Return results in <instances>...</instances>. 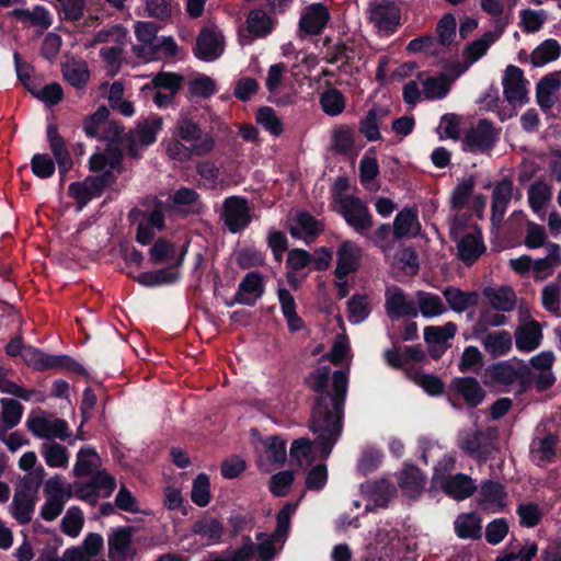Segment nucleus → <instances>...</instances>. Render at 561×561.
Returning a JSON list of instances; mask_svg holds the SVG:
<instances>
[{
	"label": "nucleus",
	"instance_id": "1",
	"mask_svg": "<svg viewBox=\"0 0 561 561\" xmlns=\"http://www.w3.org/2000/svg\"><path fill=\"white\" fill-rule=\"evenodd\" d=\"M322 399L313 408L310 428L316 435L314 442L308 438L296 439L290 448V457L299 465L310 463L316 458H327L337 442L341 432V399L332 400L333 413L327 415Z\"/></svg>",
	"mask_w": 561,
	"mask_h": 561
},
{
	"label": "nucleus",
	"instance_id": "2",
	"mask_svg": "<svg viewBox=\"0 0 561 561\" xmlns=\"http://www.w3.org/2000/svg\"><path fill=\"white\" fill-rule=\"evenodd\" d=\"M486 373L492 382L507 390L515 388L517 392L525 391L531 381L529 365L516 358L495 363L488 368Z\"/></svg>",
	"mask_w": 561,
	"mask_h": 561
},
{
	"label": "nucleus",
	"instance_id": "3",
	"mask_svg": "<svg viewBox=\"0 0 561 561\" xmlns=\"http://www.w3.org/2000/svg\"><path fill=\"white\" fill-rule=\"evenodd\" d=\"M330 368L327 366L317 368L309 377L308 383L312 390L320 393V397L316 403V407L318 403L324 399V405L327 407V415L330 414V412L333 413L332 408V400L341 399V411L343 410L344 400L347 392V385H348V377L345 371L337 370L333 374V390L334 396H330L325 392V388L329 381L330 377Z\"/></svg>",
	"mask_w": 561,
	"mask_h": 561
},
{
	"label": "nucleus",
	"instance_id": "4",
	"mask_svg": "<svg viewBox=\"0 0 561 561\" xmlns=\"http://www.w3.org/2000/svg\"><path fill=\"white\" fill-rule=\"evenodd\" d=\"M45 502L41 507V516L47 522L55 520L64 511L72 496V485L60 474L47 479L43 489Z\"/></svg>",
	"mask_w": 561,
	"mask_h": 561
},
{
	"label": "nucleus",
	"instance_id": "5",
	"mask_svg": "<svg viewBox=\"0 0 561 561\" xmlns=\"http://www.w3.org/2000/svg\"><path fill=\"white\" fill-rule=\"evenodd\" d=\"M44 474L45 469L42 466H38L37 468H35L34 471V476L37 479L36 485L34 488L28 486L26 484L27 478H25L15 490L10 510L12 516L20 524H27L28 522H31L33 517L35 506V494L37 491V486L41 483Z\"/></svg>",
	"mask_w": 561,
	"mask_h": 561
},
{
	"label": "nucleus",
	"instance_id": "6",
	"mask_svg": "<svg viewBox=\"0 0 561 561\" xmlns=\"http://www.w3.org/2000/svg\"><path fill=\"white\" fill-rule=\"evenodd\" d=\"M26 426L35 437L48 442H54V439L65 440L70 435L69 426L65 420L44 412L30 415Z\"/></svg>",
	"mask_w": 561,
	"mask_h": 561
},
{
	"label": "nucleus",
	"instance_id": "7",
	"mask_svg": "<svg viewBox=\"0 0 561 561\" xmlns=\"http://www.w3.org/2000/svg\"><path fill=\"white\" fill-rule=\"evenodd\" d=\"M116 488L115 479L106 471L96 472L88 482H78L72 486V495L91 505L102 497L112 495Z\"/></svg>",
	"mask_w": 561,
	"mask_h": 561
},
{
	"label": "nucleus",
	"instance_id": "8",
	"mask_svg": "<svg viewBox=\"0 0 561 561\" xmlns=\"http://www.w3.org/2000/svg\"><path fill=\"white\" fill-rule=\"evenodd\" d=\"M559 437L542 428H537L529 445V458L539 467L554 462L559 451Z\"/></svg>",
	"mask_w": 561,
	"mask_h": 561
},
{
	"label": "nucleus",
	"instance_id": "9",
	"mask_svg": "<svg viewBox=\"0 0 561 561\" xmlns=\"http://www.w3.org/2000/svg\"><path fill=\"white\" fill-rule=\"evenodd\" d=\"M339 205L345 221L357 232L365 233L373 227V216L360 198L343 196L339 199Z\"/></svg>",
	"mask_w": 561,
	"mask_h": 561
},
{
	"label": "nucleus",
	"instance_id": "10",
	"mask_svg": "<svg viewBox=\"0 0 561 561\" xmlns=\"http://www.w3.org/2000/svg\"><path fill=\"white\" fill-rule=\"evenodd\" d=\"M369 21L383 33H393L400 23L401 11L392 0H374L368 7Z\"/></svg>",
	"mask_w": 561,
	"mask_h": 561
},
{
	"label": "nucleus",
	"instance_id": "11",
	"mask_svg": "<svg viewBox=\"0 0 561 561\" xmlns=\"http://www.w3.org/2000/svg\"><path fill=\"white\" fill-rule=\"evenodd\" d=\"M497 138L494 126L486 119H480L466 133L463 148L472 153H484L493 148Z\"/></svg>",
	"mask_w": 561,
	"mask_h": 561
},
{
	"label": "nucleus",
	"instance_id": "12",
	"mask_svg": "<svg viewBox=\"0 0 561 561\" xmlns=\"http://www.w3.org/2000/svg\"><path fill=\"white\" fill-rule=\"evenodd\" d=\"M24 363L36 370H44L50 368H62L72 370L76 373H82L83 367L69 356L59 355L50 356L46 355L39 350L27 346L22 355Z\"/></svg>",
	"mask_w": 561,
	"mask_h": 561
},
{
	"label": "nucleus",
	"instance_id": "13",
	"mask_svg": "<svg viewBox=\"0 0 561 561\" xmlns=\"http://www.w3.org/2000/svg\"><path fill=\"white\" fill-rule=\"evenodd\" d=\"M331 20V13L323 3H311L301 10L298 34L301 38L309 35H319Z\"/></svg>",
	"mask_w": 561,
	"mask_h": 561
},
{
	"label": "nucleus",
	"instance_id": "14",
	"mask_svg": "<svg viewBox=\"0 0 561 561\" xmlns=\"http://www.w3.org/2000/svg\"><path fill=\"white\" fill-rule=\"evenodd\" d=\"M108 110L101 106L98 111L88 116L83 122V129L90 137H95L104 140H115L121 138L124 128L116 122H108Z\"/></svg>",
	"mask_w": 561,
	"mask_h": 561
},
{
	"label": "nucleus",
	"instance_id": "15",
	"mask_svg": "<svg viewBox=\"0 0 561 561\" xmlns=\"http://www.w3.org/2000/svg\"><path fill=\"white\" fill-rule=\"evenodd\" d=\"M221 218L230 232L237 233L243 230L252 220L248 201L239 196L226 198Z\"/></svg>",
	"mask_w": 561,
	"mask_h": 561
},
{
	"label": "nucleus",
	"instance_id": "16",
	"mask_svg": "<svg viewBox=\"0 0 561 561\" xmlns=\"http://www.w3.org/2000/svg\"><path fill=\"white\" fill-rule=\"evenodd\" d=\"M477 502L481 510L499 513L508 504V493L505 486L493 480H485L477 488Z\"/></svg>",
	"mask_w": 561,
	"mask_h": 561
},
{
	"label": "nucleus",
	"instance_id": "17",
	"mask_svg": "<svg viewBox=\"0 0 561 561\" xmlns=\"http://www.w3.org/2000/svg\"><path fill=\"white\" fill-rule=\"evenodd\" d=\"M255 449L257 466L262 471H270L271 465H282L287 457L286 440L279 436H268L261 439Z\"/></svg>",
	"mask_w": 561,
	"mask_h": 561
},
{
	"label": "nucleus",
	"instance_id": "18",
	"mask_svg": "<svg viewBox=\"0 0 561 561\" xmlns=\"http://www.w3.org/2000/svg\"><path fill=\"white\" fill-rule=\"evenodd\" d=\"M224 51V36L215 25L205 26L196 38L195 55L197 58L211 61Z\"/></svg>",
	"mask_w": 561,
	"mask_h": 561
},
{
	"label": "nucleus",
	"instance_id": "19",
	"mask_svg": "<svg viewBox=\"0 0 561 561\" xmlns=\"http://www.w3.org/2000/svg\"><path fill=\"white\" fill-rule=\"evenodd\" d=\"M215 148V140L210 134L199 139V141L193 144L191 147L185 146L180 139H172L167 145V153L170 158L179 161H187L193 154L206 156L211 152Z\"/></svg>",
	"mask_w": 561,
	"mask_h": 561
},
{
	"label": "nucleus",
	"instance_id": "20",
	"mask_svg": "<svg viewBox=\"0 0 561 561\" xmlns=\"http://www.w3.org/2000/svg\"><path fill=\"white\" fill-rule=\"evenodd\" d=\"M436 486L457 501L466 500L477 491L474 480L465 473L449 474L443 480L438 477L436 478Z\"/></svg>",
	"mask_w": 561,
	"mask_h": 561
},
{
	"label": "nucleus",
	"instance_id": "21",
	"mask_svg": "<svg viewBox=\"0 0 561 561\" xmlns=\"http://www.w3.org/2000/svg\"><path fill=\"white\" fill-rule=\"evenodd\" d=\"M453 240L458 245H483L480 227L467 216H456L450 226Z\"/></svg>",
	"mask_w": 561,
	"mask_h": 561
},
{
	"label": "nucleus",
	"instance_id": "22",
	"mask_svg": "<svg viewBox=\"0 0 561 561\" xmlns=\"http://www.w3.org/2000/svg\"><path fill=\"white\" fill-rule=\"evenodd\" d=\"M504 95L511 104L524 103L527 99V81L522 69L510 65L502 80Z\"/></svg>",
	"mask_w": 561,
	"mask_h": 561
},
{
	"label": "nucleus",
	"instance_id": "23",
	"mask_svg": "<svg viewBox=\"0 0 561 561\" xmlns=\"http://www.w3.org/2000/svg\"><path fill=\"white\" fill-rule=\"evenodd\" d=\"M386 311L391 320L402 317H415L417 311L403 290L397 286L388 287L386 290Z\"/></svg>",
	"mask_w": 561,
	"mask_h": 561
},
{
	"label": "nucleus",
	"instance_id": "24",
	"mask_svg": "<svg viewBox=\"0 0 561 561\" xmlns=\"http://www.w3.org/2000/svg\"><path fill=\"white\" fill-rule=\"evenodd\" d=\"M459 447L469 456L482 459L491 454L493 444L489 433L476 430L460 437Z\"/></svg>",
	"mask_w": 561,
	"mask_h": 561
},
{
	"label": "nucleus",
	"instance_id": "25",
	"mask_svg": "<svg viewBox=\"0 0 561 561\" xmlns=\"http://www.w3.org/2000/svg\"><path fill=\"white\" fill-rule=\"evenodd\" d=\"M107 185V175L89 176L83 182L71 183L69 193L81 204V208L92 198L100 196L103 188Z\"/></svg>",
	"mask_w": 561,
	"mask_h": 561
},
{
	"label": "nucleus",
	"instance_id": "26",
	"mask_svg": "<svg viewBox=\"0 0 561 561\" xmlns=\"http://www.w3.org/2000/svg\"><path fill=\"white\" fill-rule=\"evenodd\" d=\"M162 118L157 115H152L138 124L137 129L131 136L129 146V151L135 158L138 157L136 147L138 145L146 147L153 144L157 139V134L162 128Z\"/></svg>",
	"mask_w": 561,
	"mask_h": 561
},
{
	"label": "nucleus",
	"instance_id": "27",
	"mask_svg": "<svg viewBox=\"0 0 561 561\" xmlns=\"http://www.w3.org/2000/svg\"><path fill=\"white\" fill-rule=\"evenodd\" d=\"M108 556L111 561H126L133 557L131 531L129 528H117L108 536Z\"/></svg>",
	"mask_w": 561,
	"mask_h": 561
},
{
	"label": "nucleus",
	"instance_id": "28",
	"mask_svg": "<svg viewBox=\"0 0 561 561\" xmlns=\"http://www.w3.org/2000/svg\"><path fill=\"white\" fill-rule=\"evenodd\" d=\"M478 339L484 351L494 358L506 355L513 346L512 334L505 330L481 333Z\"/></svg>",
	"mask_w": 561,
	"mask_h": 561
},
{
	"label": "nucleus",
	"instance_id": "29",
	"mask_svg": "<svg viewBox=\"0 0 561 561\" xmlns=\"http://www.w3.org/2000/svg\"><path fill=\"white\" fill-rule=\"evenodd\" d=\"M513 196V182L504 179L497 182L492 193V215L491 221L494 226L501 224L506 213L507 206Z\"/></svg>",
	"mask_w": 561,
	"mask_h": 561
},
{
	"label": "nucleus",
	"instance_id": "30",
	"mask_svg": "<svg viewBox=\"0 0 561 561\" xmlns=\"http://www.w3.org/2000/svg\"><path fill=\"white\" fill-rule=\"evenodd\" d=\"M503 32L500 28L485 32L481 37L466 45L462 57L467 65H472L482 58L489 48L500 39Z\"/></svg>",
	"mask_w": 561,
	"mask_h": 561
},
{
	"label": "nucleus",
	"instance_id": "31",
	"mask_svg": "<svg viewBox=\"0 0 561 561\" xmlns=\"http://www.w3.org/2000/svg\"><path fill=\"white\" fill-rule=\"evenodd\" d=\"M264 285L262 276L259 273H248L239 285V289L234 296L238 304L253 306L263 295Z\"/></svg>",
	"mask_w": 561,
	"mask_h": 561
},
{
	"label": "nucleus",
	"instance_id": "32",
	"mask_svg": "<svg viewBox=\"0 0 561 561\" xmlns=\"http://www.w3.org/2000/svg\"><path fill=\"white\" fill-rule=\"evenodd\" d=\"M542 332L535 320L527 321L515 331V344L520 352H533L541 344Z\"/></svg>",
	"mask_w": 561,
	"mask_h": 561
},
{
	"label": "nucleus",
	"instance_id": "33",
	"mask_svg": "<svg viewBox=\"0 0 561 561\" xmlns=\"http://www.w3.org/2000/svg\"><path fill=\"white\" fill-rule=\"evenodd\" d=\"M221 535L222 526L218 520L214 518H203L194 524L192 535L187 538L194 537V541L203 547L219 542Z\"/></svg>",
	"mask_w": 561,
	"mask_h": 561
},
{
	"label": "nucleus",
	"instance_id": "34",
	"mask_svg": "<svg viewBox=\"0 0 561 561\" xmlns=\"http://www.w3.org/2000/svg\"><path fill=\"white\" fill-rule=\"evenodd\" d=\"M157 32L158 27L152 22H137L135 24V34L138 41L142 43V45L134 47L137 56L146 60L153 58V46L158 42Z\"/></svg>",
	"mask_w": 561,
	"mask_h": 561
},
{
	"label": "nucleus",
	"instance_id": "35",
	"mask_svg": "<svg viewBox=\"0 0 561 561\" xmlns=\"http://www.w3.org/2000/svg\"><path fill=\"white\" fill-rule=\"evenodd\" d=\"M122 162V151L114 147H108L104 152L94 153L90 158V169L94 172L103 171L102 175H107L108 184L113 181L112 172L119 170Z\"/></svg>",
	"mask_w": 561,
	"mask_h": 561
},
{
	"label": "nucleus",
	"instance_id": "36",
	"mask_svg": "<svg viewBox=\"0 0 561 561\" xmlns=\"http://www.w3.org/2000/svg\"><path fill=\"white\" fill-rule=\"evenodd\" d=\"M47 139L49 141L50 150L55 157V160L59 167V172L62 176L71 169L72 159L65 145L64 138L58 133V128L55 125H49L47 128Z\"/></svg>",
	"mask_w": 561,
	"mask_h": 561
},
{
	"label": "nucleus",
	"instance_id": "37",
	"mask_svg": "<svg viewBox=\"0 0 561 561\" xmlns=\"http://www.w3.org/2000/svg\"><path fill=\"white\" fill-rule=\"evenodd\" d=\"M421 229L417 213L411 208L400 210L393 221V236L396 240L416 236Z\"/></svg>",
	"mask_w": 561,
	"mask_h": 561
},
{
	"label": "nucleus",
	"instance_id": "38",
	"mask_svg": "<svg viewBox=\"0 0 561 561\" xmlns=\"http://www.w3.org/2000/svg\"><path fill=\"white\" fill-rule=\"evenodd\" d=\"M386 256L391 259L393 268L402 270L405 274L415 275L419 262L413 248H386Z\"/></svg>",
	"mask_w": 561,
	"mask_h": 561
},
{
	"label": "nucleus",
	"instance_id": "39",
	"mask_svg": "<svg viewBox=\"0 0 561 561\" xmlns=\"http://www.w3.org/2000/svg\"><path fill=\"white\" fill-rule=\"evenodd\" d=\"M101 458L96 450L90 446L82 447L78 454L73 466V474L76 477H93L96 472H101Z\"/></svg>",
	"mask_w": 561,
	"mask_h": 561
},
{
	"label": "nucleus",
	"instance_id": "40",
	"mask_svg": "<svg viewBox=\"0 0 561 561\" xmlns=\"http://www.w3.org/2000/svg\"><path fill=\"white\" fill-rule=\"evenodd\" d=\"M527 195L530 208L543 217L552 198V186L545 181H536L529 186Z\"/></svg>",
	"mask_w": 561,
	"mask_h": 561
},
{
	"label": "nucleus",
	"instance_id": "41",
	"mask_svg": "<svg viewBox=\"0 0 561 561\" xmlns=\"http://www.w3.org/2000/svg\"><path fill=\"white\" fill-rule=\"evenodd\" d=\"M322 229V224L310 214L299 213L296 218V225L291 227L290 232L304 242L311 243Z\"/></svg>",
	"mask_w": 561,
	"mask_h": 561
},
{
	"label": "nucleus",
	"instance_id": "42",
	"mask_svg": "<svg viewBox=\"0 0 561 561\" xmlns=\"http://www.w3.org/2000/svg\"><path fill=\"white\" fill-rule=\"evenodd\" d=\"M426 479L420 471V469L413 466H407L400 477H399V485L402 491L409 497L419 496L424 488H425Z\"/></svg>",
	"mask_w": 561,
	"mask_h": 561
},
{
	"label": "nucleus",
	"instance_id": "43",
	"mask_svg": "<svg viewBox=\"0 0 561 561\" xmlns=\"http://www.w3.org/2000/svg\"><path fill=\"white\" fill-rule=\"evenodd\" d=\"M561 88L560 77L556 73L546 76L537 85V101L539 106L549 111L556 101V93Z\"/></svg>",
	"mask_w": 561,
	"mask_h": 561
},
{
	"label": "nucleus",
	"instance_id": "44",
	"mask_svg": "<svg viewBox=\"0 0 561 561\" xmlns=\"http://www.w3.org/2000/svg\"><path fill=\"white\" fill-rule=\"evenodd\" d=\"M453 388L471 407L478 405L484 398V392L479 382L471 377L456 378L453 381Z\"/></svg>",
	"mask_w": 561,
	"mask_h": 561
},
{
	"label": "nucleus",
	"instance_id": "45",
	"mask_svg": "<svg viewBox=\"0 0 561 561\" xmlns=\"http://www.w3.org/2000/svg\"><path fill=\"white\" fill-rule=\"evenodd\" d=\"M41 455L49 468H66L69 465V450L59 443L46 442L42 444Z\"/></svg>",
	"mask_w": 561,
	"mask_h": 561
},
{
	"label": "nucleus",
	"instance_id": "46",
	"mask_svg": "<svg viewBox=\"0 0 561 561\" xmlns=\"http://www.w3.org/2000/svg\"><path fill=\"white\" fill-rule=\"evenodd\" d=\"M490 305L499 311L508 312L516 306L515 293L510 287L485 288L483 291Z\"/></svg>",
	"mask_w": 561,
	"mask_h": 561
},
{
	"label": "nucleus",
	"instance_id": "47",
	"mask_svg": "<svg viewBox=\"0 0 561 561\" xmlns=\"http://www.w3.org/2000/svg\"><path fill=\"white\" fill-rule=\"evenodd\" d=\"M443 294L449 308L459 313L476 306L479 298L476 291H462L456 287H447Z\"/></svg>",
	"mask_w": 561,
	"mask_h": 561
},
{
	"label": "nucleus",
	"instance_id": "48",
	"mask_svg": "<svg viewBox=\"0 0 561 561\" xmlns=\"http://www.w3.org/2000/svg\"><path fill=\"white\" fill-rule=\"evenodd\" d=\"M64 78L75 88H83L89 79L90 72L88 65L83 60L71 59L62 66Z\"/></svg>",
	"mask_w": 561,
	"mask_h": 561
},
{
	"label": "nucleus",
	"instance_id": "49",
	"mask_svg": "<svg viewBox=\"0 0 561 561\" xmlns=\"http://www.w3.org/2000/svg\"><path fill=\"white\" fill-rule=\"evenodd\" d=\"M454 525L459 538L477 539L481 536V519L476 513L460 514Z\"/></svg>",
	"mask_w": 561,
	"mask_h": 561
},
{
	"label": "nucleus",
	"instance_id": "50",
	"mask_svg": "<svg viewBox=\"0 0 561 561\" xmlns=\"http://www.w3.org/2000/svg\"><path fill=\"white\" fill-rule=\"evenodd\" d=\"M278 300L289 330L293 332L301 330L304 322L296 312L295 299L289 290L286 288H278Z\"/></svg>",
	"mask_w": 561,
	"mask_h": 561
},
{
	"label": "nucleus",
	"instance_id": "51",
	"mask_svg": "<svg viewBox=\"0 0 561 561\" xmlns=\"http://www.w3.org/2000/svg\"><path fill=\"white\" fill-rule=\"evenodd\" d=\"M416 301L419 310L424 318L431 319L436 318L446 312V307L439 296L427 293L417 291Z\"/></svg>",
	"mask_w": 561,
	"mask_h": 561
},
{
	"label": "nucleus",
	"instance_id": "52",
	"mask_svg": "<svg viewBox=\"0 0 561 561\" xmlns=\"http://www.w3.org/2000/svg\"><path fill=\"white\" fill-rule=\"evenodd\" d=\"M560 54V44L556 39L549 38L543 41L533 50L530 55V62L535 67H541L550 61L558 59Z\"/></svg>",
	"mask_w": 561,
	"mask_h": 561
},
{
	"label": "nucleus",
	"instance_id": "53",
	"mask_svg": "<svg viewBox=\"0 0 561 561\" xmlns=\"http://www.w3.org/2000/svg\"><path fill=\"white\" fill-rule=\"evenodd\" d=\"M0 404L3 423L0 425V434H2L19 424L23 414V405L19 401L9 398L1 399Z\"/></svg>",
	"mask_w": 561,
	"mask_h": 561
},
{
	"label": "nucleus",
	"instance_id": "54",
	"mask_svg": "<svg viewBox=\"0 0 561 561\" xmlns=\"http://www.w3.org/2000/svg\"><path fill=\"white\" fill-rule=\"evenodd\" d=\"M174 135L191 145L199 141L205 136L199 125L186 114H181L174 127Z\"/></svg>",
	"mask_w": 561,
	"mask_h": 561
},
{
	"label": "nucleus",
	"instance_id": "55",
	"mask_svg": "<svg viewBox=\"0 0 561 561\" xmlns=\"http://www.w3.org/2000/svg\"><path fill=\"white\" fill-rule=\"evenodd\" d=\"M247 24L248 31L256 37L266 36L273 28L272 19L261 9H255L249 12Z\"/></svg>",
	"mask_w": 561,
	"mask_h": 561
},
{
	"label": "nucleus",
	"instance_id": "56",
	"mask_svg": "<svg viewBox=\"0 0 561 561\" xmlns=\"http://www.w3.org/2000/svg\"><path fill=\"white\" fill-rule=\"evenodd\" d=\"M320 105L327 115L337 116L345 110L346 99L340 90L331 88L321 94Z\"/></svg>",
	"mask_w": 561,
	"mask_h": 561
},
{
	"label": "nucleus",
	"instance_id": "57",
	"mask_svg": "<svg viewBox=\"0 0 561 561\" xmlns=\"http://www.w3.org/2000/svg\"><path fill=\"white\" fill-rule=\"evenodd\" d=\"M359 253L357 248H340L335 275L337 279L345 278L358 266Z\"/></svg>",
	"mask_w": 561,
	"mask_h": 561
},
{
	"label": "nucleus",
	"instance_id": "58",
	"mask_svg": "<svg viewBox=\"0 0 561 561\" xmlns=\"http://www.w3.org/2000/svg\"><path fill=\"white\" fill-rule=\"evenodd\" d=\"M127 31L119 24L99 31L88 46L92 47L96 44H126Z\"/></svg>",
	"mask_w": 561,
	"mask_h": 561
},
{
	"label": "nucleus",
	"instance_id": "59",
	"mask_svg": "<svg viewBox=\"0 0 561 561\" xmlns=\"http://www.w3.org/2000/svg\"><path fill=\"white\" fill-rule=\"evenodd\" d=\"M422 87L423 96L427 100L443 99L449 91V82L445 76L425 78Z\"/></svg>",
	"mask_w": 561,
	"mask_h": 561
},
{
	"label": "nucleus",
	"instance_id": "60",
	"mask_svg": "<svg viewBox=\"0 0 561 561\" xmlns=\"http://www.w3.org/2000/svg\"><path fill=\"white\" fill-rule=\"evenodd\" d=\"M164 217L160 208L153 209L146 224H140L137 229V241L139 243H148L153 234V230H161Z\"/></svg>",
	"mask_w": 561,
	"mask_h": 561
},
{
	"label": "nucleus",
	"instance_id": "61",
	"mask_svg": "<svg viewBox=\"0 0 561 561\" xmlns=\"http://www.w3.org/2000/svg\"><path fill=\"white\" fill-rule=\"evenodd\" d=\"M457 22L451 13H446L437 22L436 36L437 42L443 46H449L456 38Z\"/></svg>",
	"mask_w": 561,
	"mask_h": 561
},
{
	"label": "nucleus",
	"instance_id": "62",
	"mask_svg": "<svg viewBox=\"0 0 561 561\" xmlns=\"http://www.w3.org/2000/svg\"><path fill=\"white\" fill-rule=\"evenodd\" d=\"M256 122L273 136H279L284 130V124L276 112L267 106L259 108Z\"/></svg>",
	"mask_w": 561,
	"mask_h": 561
},
{
	"label": "nucleus",
	"instance_id": "63",
	"mask_svg": "<svg viewBox=\"0 0 561 561\" xmlns=\"http://www.w3.org/2000/svg\"><path fill=\"white\" fill-rule=\"evenodd\" d=\"M538 552V546L533 541H527L518 548L511 547L503 551L495 561H531Z\"/></svg>",
	"mask_w": 561,
	"mask_h": 561
},
{
	"label": "nucleus",
	"instance_id": "64",
	"mask_svg": "<svg viewBox=\"0 0 561 561\" xmlns=\"http://www.w3.org/2000/svg\"><path fill=\"white\" fill-rule=\"evenodd\" d=\"M83 524L84 517L82 511L77 506H71L61 520V530L66 535L76 538L81 533Z\"/></svg>",
	"mask_w": 561,
	"mask_h": 561
}]
</instances>
